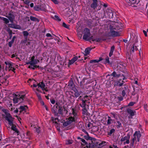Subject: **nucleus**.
<instances>
[{"instance_id": "f257e3e1", "label": "nucleus", "mask_w": 148, "mask_h": 148, "mask_svg": "<svg viewBox=\"0 0 148 148\" xmlns=\"http://www.w3.org/2000/svg\"><path fill=\"white\" fill-rule=\"evenodd\" d=\"M58 107L57 106L54 105L51 108V111L53 114L54 115L57 117L60 116V115H62L63 114V109L62 106L58 107Z\"/></svg>"}, {"instance_id": "f03ea898", "label": "nucleus", "mask_w": 148, "mask_h": 148, "mask_svg": "<svg viewBox=\"0 0 148 148\" xmlns=\"http://www.w3.org/2000/svg\"><path fill=\"white\" fill-rule=\"evenodd\" d=\"M141 136V134L139 131H135L133 134L134 138L132 139V140H131L130 146H133L134 143L135 144H136L137 142H139Z\"/></svg>"}, {"instance_id": "7ed1b4c3", "label": "nucleus", "mask_w": 148, "mask_h": 148, "mask_svg": "<svg viewBox=\"0 0 148 148\" xmlns=\"http://www.w3.org/2000/svg\"><path fill=\"white\" fill-rule=\"evenodd\" d=\"M4 63L6 65L5 68L6 71H12L14 73H15V66L13 63L10 61H6Z\"/></svg>"}, {"instance_id": "20e7f679", "label": "nucleus", "mask_w": 148, "mask_h": 148, "mask_svg": "<svg viewBox=\"0 0 148 148\" xmlns=\"http://www.w3.org/2000/svg\"><path fill=\"white\" fill-rule=\"evenodd\" d=\"M14 118H12L9 120L8 119L7 121L8 122V124L11 126V129L14 132V133L17 135H19L20 134V132L16 128V125L13 124V122L14 121Z\"/></svg>"}, {"instance_id": "39448f33", "label": "nucleus", "mask_w": 148, "mask_h": 148, "mask_svg": "<svg viewBox=\"0 0 148 148\" xmlns=\"http://www.w3.org/2000/svg\"><path fill=\"white\" fill-rule=\"evenodd\" d=\"M25 96V95H16L13 100V103L14 104H16L18 102H21L23 101Z\"/></svg>"}, {"instance_id": "423d86ee", "label": "nucleus", "mask_w": 148, "mask_h": 148, "mask_svg": "<svg viewBox=\"0 0 148 148\" xmlns=\"http://www.w3.org/2000/svg\"><path fill=\"white\" fill-rule=\"evenodd\" d=\"M84 33L83 39L85 40H88V38L90 37V29L87 28H85L84 30Z\"/></svg>"}, {"instance_id": "0eeeda50", "label": "nucleus", "mask_w": 148, "mask_h": 148, "mask_svg": "<svg viewBox=\"0 0 148 148\" xmlns=\"http://www.w3.org/2000/svg\"><path fill=\"white\" fill-rule=\"evenodd\" d=\"M111 76H113L114 77L116 78H118L119 77H123L122 79L123 80L126 79L125 75L123 74H121L118 72H116L115 71H114L111 74Z\"/></svg>"}, {"instance_id": "6e6552de", "label": "nucleus", "mask_w": 148, "mask_h": 148, "mask_svg": "<svg viewBox=\"0 0 148 148\" xmlns=\"http://www.w3.org/2000/svg\"><path fill=\"white\" fill-rule=\"evenodd\" d=\"M136 43H134L131 46V47L130 50L133 53L135 51L139 50V49L141 50V44L140 42L138 45H137Z\"/></svg>"}, {"instance_id": "1a4fd4ad", "label": "nucleus", "mask_w": 148, "mask_h": 148, "mask_svg": "<svg viewBox=\"0 0 148 148\" xmlns=\"http://www.w3.org/2000/svg\"><path fill=\"white\" fill-rule=\"evenodd\" d=\"M6 17L8 18L11 23H13L14 21L15 18V16L13 12L12 11H10L8 13V15L6 16Z\"/></svg>"}, {"instance_id": "9d476101", "label": "nucleus", "mask_w": 148, "mask_h": 148, "mask_svg": "<svg viewBox=\"0 0 148 148\" xmlns=\"http://www.w3.org/2000/svg\"><path fill=\"white\" fill-rule=\"evenodd\" d=\"M130 135L129 134H128L126 136L124 137H123L121 138V141L122 142L126 140V141L124 142V144H129L130 143Z\"/></svg>"}, {"instance_id": "9b49d317", "label": "nucleus", "mask_w": 148, "mask_h": 148, "mask_svg": "<svg viewBox=\"0 0 148 148\" xmlns=\"http://www.w3.org/2000/svg\"><path fill=\"white\" fill-rule=\"evenodd\" d=\"M106 12L107 15L110 18H113L114 14H115V13L114 10L110 8L107 9Z\"/></svg>"}, {"instance_id": "f8f14e48", "label": "nucleus", "mask_w": 148, "mask_h": 148, "mask_svg": "<svg viewBox=\"0 0 148 148\" xmlns=\"http://www.w3.org/2000/svg\"><path fill=\"white\" fill-rule=\"evenodd\" d=\"M73 121H75L74 118L72 117H69L66 121L63 123V125L64 127H66L71 124Z\"/></svg>"}, {"instance_id": "ddd939ff", "label": "nucleus", "mask_w": 148, "mask_h": 148, "mask_svg": "<svg viewBox=\"0 0 148 148\" xmlns=\"http://www.w3.org/2000/svg\"><path fill=\"white\" fill-rule=\"evenodd\" d=\"M78 100L81 101H82V103L79 104L80 106L82 108L86 106V102H86V101L85 100L82 99V96H80L78 98Z\"/></svg>"}, {"instance_id": "4468645a", "label": "nucleus", "mask_w": 148, "mask_h": 148, "mask_svg": "<svg viewBox=\"0 0 148 148\" xmlns=\"http://www.w3.org/2000/svg\"><path fill=\"white\" fill-rule=\"evenodd\" d=\"M3 112L5 114V120L7 121L8 119H10L13 118L10 115V114L6 110L3 109L2 110Z\"/></svg>"}, {"instance_id": "2eb2a0df", "label": "nucleus", "mask_w": 148, "mask_h": 148, "mask_svg": "<svg viewBox=\"0 0 148 148\" xmlns=\"http://www.w3.org/2000/svg\"><path fill=\"white\" fill-rule=\"evenodd\" d=\"M126 111L130 115V116H129L128 117L129 119L131 117L134 116L135 115V113L136 112L135 111H134L129 108L127 109Z\"/></svg>"}, {"instance_id": "dca6fc26", "label": "nucleus", "mask_w": 148, "mask_h": 148, "mask_svg": "<svg viewBox=\"0 0 148 148\" xmlns=\"http://www.w3.org/2000/svg\"><path fill=\"white\" fill-rule=\"evenodd\" d=\"M34 10L36 11H39L40 10L45 11L46 9L45 7H43L42 5L39 6L36 5L34 8Z\"/></svg>"}, {"instance_id": "f3484780", "label": "nucleus", "mask_w": 148, "mask_h": 148, "mask_svg": "<svg viewBox=\"0 0 148 148\" xmlns=\"http://www.w3.org/2000/svg\"><path fill=\"white\" fill-rule=\"evenodd\" d=\"M72 90L74 92V97H75L76 98L79 97L82 92L81 91H79L75 88H73Z\"/></svg>"}, {"instance_id": "a211bd4d", "label": "nucleus", "mask_w": 148, "mask_h": 148, "mask_svg": "<svg viewBox=\"0 0 148 148\" xmlns=\"http://www.w3.org/2000/svg\"><path fill=\"white\" fill-rule=\"evenodd\" d=\"M77 138L78 139H80V140L83 143L82 144V145H86V147L87 148H90L91 146L90 144V143H88L84 139L80 137H78Z\"/></svg>"}, {"instance_id": "6ab92c4d", "label": "nucleus", "mask_w": 148, "mask_h": 148, "mask_svg": "<svg viewBox=\"0 0 148 148\" xmlns=\"http://www.w3.org/2000/svg\"><path fill=\"white\" fill-rule=\"evenodd\" d=\"M110 34L112 36L116 37L120 36L119 33L112 29L110 30Z\"/></svg>"}, {"instance_id": "aec40b11", "label": "nucleus", "mask_w": 148, "mask_h": 148, "mask_svg": "<svg viewBox=\"0 0 148 148\" xmlns=\"http://www.w3.org/2000/svg\"><path fill=\"white\" fill-rule=\"evenodd\" d=\"M78 59V57L77 56H75L73 57L71 60H69L68 64L69 66L73 64L75 61Z\"/></svg>"}, {"instance_id": "412c9836", "label": "nucleus", "mask_w": 148, "mask_h": 148, "mask_svg": "<svg viewBox=\"0 0 148 148\" xmlns=\"http://www.w3.org/2000/svg\"><path fill=\"white\" fill-rule=\"evenodd\" d=\"M1 66L0 65V71L1 70ZM0 81L1 83L2 84H8V81L6 78L3 77V76H0Z\"/></svg>"}, {"instance_id": "4be33fe9", "label": "nucleus", "mask_w": 148, "mask_h": 148, "mask_svg": "<svg viewBox=\"0 0 148 148\" xmlns=\"http://www.w3.org/2000/svg\"><path fill=\"white\" fill-rule=\"evenodd\" d=\"M93 1V3H92L90 5V7L92 8H93L95 9H96L97 6V0H92Z\"/></svg>"}, {"instance_id": "5701e85b", "label": "nucleus", "mask_w": 148, "mask_h": 148, "mask_svg": "<svg viewBox=\"0 0 148 148\" xmlns=\"http://www.w3.org/2000/svg\"><path fill=\"white\" fill-rule=\"evenodd\" d=\"M82 108H83L82 109V114L86 116L89 115V114L88 112V108H87L86 106Z\"/></svg>"}, {"instance_id": "b1692460", "label": "nucleus", "mask_w": 148, "mask_h": 148, "mask_svg": "<svg viewBox=\"0 0 148 148\" xmlns=\"http://www.w3.org/2000/svg\"><path fill=\"white\" fill-rule=\"evenodd\" d=\"M92 48L90 47L87 48L84 51V56H87L90 53V51L92 50Z\"/></svg>"}, {"instance_id": "393cba45", "label": "nucleus", "mask_w": 148, "mask_h": 148, "mask_svg": "<svg viewBox=\"0 0 148 148\" xmlns=\"http://www.w3.org/2000/svg\"><path fill=\"white\" fill-rule=\"evenodd\" d=\"M38 88L40 87L42 89H43L45 86V83H44L43 81L38 84Z\"/></svg>"}, {"instance_id": "a878e982", "label": "nucleus", "mask_w": 148, "mask_h": 148, "mask_svg": "<svg viewBox=\"0 0 148 148\" xmlns=\"http://www.w3.org/2000/svg\"><path fill=\"white\" fill-rule=\"evenodd\" d=\"M103 60V58L101 57H100L99 60H90V63H98L101 61L102 60Z\"/></svg>"}, {"instance_id": "bb28decb", "label": "nucleus", "mask_w": 148, "mask_h": 148, "mask_svg": "<svg viewBox=\"0 0 148 148\" xmlns=\"http://www.w3.org/2000/svg\"><path fill=\"white\" fill-rule=\"evenodd\" d=\"M16 38V36H14L13 37L11 40L8 42V45L10 47H12V44L14 42L15 39Z\"/></svg>"}, {"instance_id": "cd10ccee", "label": "nucleus", "mask_w": 148, "mask_h": 148, "mask_svg": "<svg viewBox=\"0 0 148 148\" xmlns=\"http://www.w3.org/2000/svg\"><path fill=\"white\" fill-rule=\"evenodd\" d=\"M86 135H85L84 136V138L86 139V140H90L92 142V140H93L94 138H92L91 137H90L89 136L88 134H86Z\"/></svg>"}, {"instance_id": "c85d7f7f", "label": "nucleus", "mask_w": 148, "mask_h": 148, "mask_svg": "<svg viewBox=\"0 0 148 148\" xmlns=\"http://www.w3.org/2000/svg\"><path fill=\"white\" fill-rule=\"evenodd\" d=\"M29 18L32 21H36L38 22L39 21V20L38 18L32 16H30Z\"/></svg>"}, {"instance_id": "c756f323", "label": "nucleus", "mask_w": 148, "mask_h": 148, "mask_svg": "<svg viewBox=\"0 0 148 148\" xmlns=\"http://www.w3.org/2000/svg\"><path fill=\"white\" fill-rule=\"evenodd\" d=\"M115 49L114 45L112 46L111 48L110 51L109 53V56L110 57L113 55V53Z\"/></svg>"}, {"instance_id": "7c9ffc66", "label": "nucleus", "mask_w": 148, "mask_h": 148, "mask_svg": "<svg viewBox=\"0 0 148 148\" xmlns=\"http://www.w3.org/2000/svg\"><path fill=\"white\" fill-rule=\"evenodd\" d=\"M115 130L114 128H112L108 132V134L109 136H111L112 134H114Z\"/></svg>"}, {"instance_id": "2f4dec72", "label": "nucleus", "mask_w": 148, "mask_h": 148, "mask_svg": "<svg viewBox=\"0 0 148 148\" xmlns=\"http://www.w3.org/2000/svg\"><path fill=\"white\" fill-rule=\"evenodd\" d=\"M101 40L103 41H105L106 40V39H102L101 38H98L94 39H92V41H96L97 42H100Z\"/></svg>"}, {"instance_id": "473e14b6", "label": "nucleus", "mask_w": 148, "mask_h": 148, "mask_svg": "<svg viewBox=\"0 0 148 148\" xmlns=\"http://www.w3.org/2000/svg\"><path fill=\"white\" fill-rule=\"evenodd\" d=\"M27 108L28 107L27 106H20L18 109L22 110V111H25Z\"/></svg>"}, {"instance_id": "72a5a7b5", "label": "nucleus", "mask_w": 148, "mask_h": 148, "mask_svg": "<svg viewBox=\"0 0 148 148\" xmlns=\"http://www.w3.org/2000/svg\"><path fill=\"white\" fill-rule=\"evenodd\" d=\"M39 62V61L38 59H36L33 62L31 63L30 64H30L31 66H32L34 65H35L37 64Z\"/></svg>"}, {"instance_id": "f704fd0d", "label": "nucleus", "mask_w": 148, "mask_h": 148, "mask_svg": "<svg viewBox=\"0 0 148 148\" xmlns=\"http://www.w3.org/2000/svg\"><path fill=\"white\" fill-rule=\"evenodd\" d=\"M72 114L73 115V116H71V117H73L75 119V118H76L77 116V113L75 112V110L74 108L72 109Z\"/></svg>"}, {"instance_id": "c9c22d12", "label": "nucleus", "mask_w": 148, "mask_h": 148, "mask_svg": "<svg viewBox=\"0 0 148 148\" xmlns=\"http://www.w3.org/2000/svg\"><path fill=\"white\" fill-rule=\"evenodd\" d=\"M83 126V123L82 122H79L77 125V127L79 129H81L82 128Z\"/></svg>"}, {"instance_id": "e433bc0d", "label": "nucleus", "mask_w": 148, "mask_h": 148, "mask_svg": "<svg viewBox=\"0 0 148 148\" xmlns=\"http://www.w3.org/2000/svg\"><path fill=\"white\" fill-rule=\"evenodd\" d=\"M0 18H1L2 20L5 23V24H7L9 22V19H8L6 18L3 17H2L0 16Z\"/></svg>"}, {"instance_id": "4c0bfd02", "label": "nucleus", "mask_w": 148, "mask_h": 148, "mask_svg": "<svg viewBox=\"0 0 148 148\" xmlns=\"http://www.w3.org/2000/svg\"><path fill=\"white\" fill-rule=\"evenodd\" d=\"M74 83L72 81H69L68 83V86L70 88H75L73 87Z\"/></svg>"}, {"instance_id": "58836bf2", "label": "nucleus", "mask_w": 148, "mask_h": 148, "mask_svg": "<svg viewBox=\"0 0 148 148\" xmlns=\"http://www.w3.org/2000/svg\"><path fill=\"white\" fill-rule=\"evenodd\" d=\"M52 18L53 19L58 21H61V19L59 18V17L57 15H55L54 17Z\"/></svg>"}, {"instance_id": "ea45409f", "label": "nucleus", "mask_w": 148, "mask_h": 148, "mask_svg": "<svg viewBox=\"0 0 148 148\" xmlns=\"http://www.w3.org/2000/svg\"><path fill=\"white\" fill-rule=\"evenodd\" d=\"M9 26L11 27L12 28L15 29H18L17 27V25H16L13 23H12L11 24H10L9 25Z\"/></svg>"}, {"instance_id": "a19ab883", "label": "nucleus", "mask_w": 148, "mask_h": 148, "mask_svg": "<svg viewBox=\"0 0 148 148\" xmlns=\"http://www.w3.org/2000/svg\"><path fill=\"white\" fill-rule=\"evenodd\" d=\"M23 34L24 36V38H28L27 36L29 34L28 32L27 31H24L23 32Z\"/></svg>"}, {"instance_id": "79ce46f5", "label": "nucleus", "mask_w": 148, "mask_h": 148, "mask_svg": "<svg viewBox=\"0 0 148 148\" xmlns=\"http://www.w3.org/2000/svg\"><path fill=\"white\" fill-rule=\"evenodd\" d=\"M35 56H33L31 58V61L29 62H26V63L27 64H30L31 63L33 62L34 60H35Z\"/></svg>"}, {"instance_id": "37998d69", "label": "nucleus", "mask_w": 148, "mask_h": 148, "mask_svg": "<svg viewBox=\"0 0 148 148\" xmlns=\"http://www.w3.org/2000/svg\"><path fill=\"white\" fill-rule=\"evenodd\" d=\"M121 80V79H119L118 81L117 82L116 84V86L119 87H121L123 85V83H121L120 82Z\"/></svg>"}, {"instance_id": "c03bdc74", "label": "nucleus", "mask_w": 148, "mask_h": 148, "mask_svg": "<svg viewBox=\"0 0 148 148\" xmlns=\"http://www.w3.org/2000/svg\"><path fill=\"white\" fill-rule=\"evenodd\" d=\"M116 122L118 124L116 125V127L117 128H119L122 127L121 123L120 122V121H117Z\"/></svg>"}, {"instance_id": "a18cd8bd", "label": "nucleus", "mask_w": 148, "mask_h": 148, "mask_svg": "<svg viewBox=\"0 0 148 148\" xmlns=\"http://www.w3.org/2000/svg\"><path fill=\"white\" fill-rule=\"evenodd\" d=\"M82 99L85 100L86 102L89 100V97L88 95H85L84 97H82Z\"/></svg>"}, {"instance_id": "49530a36", "label": "nucleus", "mask_w": 148, "mask_h": 148, "mask_svg": "<svg viewBox=\"0 0 148 148\" xmlns=\"http://www.w3.org/2000/svg\"><path fill=\"white\" fill-rule=\"evenodd\" d=\"M105 62L107 63L111 64H112V63L110 62L109 60V58L108 57H107L106 58Z\"/></svg>"}, {"instance_id": "de8ad7c7", "label": "nucleus", "mask_w": 148, "mask_h": 148, "mask_svg": "<svg viewBox=\"0 0 148 148\" xmlns=\"http://www.w3.org/2000/svg\"><path fill=\"white\" fill-rule=\"evenodd\" d=\"M106 142L105 141H102L100 143L99 145L100 147H102L106 145Z\"/></svg>"}, {"instance_id": "09e8293b", "label": "nucleus", "mask_w": 148, "mask_h": 148, "mask_svg": "<svg viewBox=\"0 0 148 148\" xmlns=\"http://www.w3.org/2000/svg\"><path fill=\"white\" fill-rule=\"evenodd\" d=\"M62 26L63 27L67 29H69V25H67L64 22L63 23Z\"/></svg>"}, {"instance_id": "8fccbe9b", "label": "nucleus", "mask_w": 148, "mask_h": 148, "mask_svg": "<svg viewBox=\"0 0 148 148\" xmlns=\"http://www.w3.org/2000/svg\"><path fill=\"white\" fill-rule=\"evenodd\" d=\"M58 60L59 61H62L63 60L62 58L61 57L60 55H58L57 57Z\"/></svg>"}, {"instance_id": "3c124183", "label": "nucleus", "mask_w": 148, "mask_h": 148, "mask_svg": "<svg viewBox=\"0 0 148 148\" xmlns=\"http://www.w3.org/2000/svg\"><path fill=\"white\" fill-rule=\"evenodd\" d=\"M112 122V119H108L107 121V124L108 125H110Z\"/></svg>"}, {"instance_id": "603ef678", "label": "nucleus", "mask_w": 148, "mask_h": 148, "mask_svg": "<svg viewBox=\"0 0 148 148\" xmlns=\"http://www.w3.org/2000/svg\"><path fill=\"white\" fill-rule=\"evenodd\" d=\"M135 103V102L131 101L130 102L129 104L128 105V106H133L134 104Z\"/></svg>"}, {"instance_id": "864d4df0", "label": "nucleus", "mask_w": 148, "mask_h": 148, "mask_svg": "<svg viewBox=\"0 0 148 148\" xmlns=\"http://www.w3.org/2000/svg\"><path fill=\"white\" fill-rule=\"evenodd\" d=\"M36 95H37V96L38 97V99L39 100H41L42 99V98H41V95H40L38 93H36Z\"/></svg>"}, {"instance_id": "5fc2aeb1", "label": "nucleus", "mask_w": 148, "mask_h": 148, "mask_svg": "<svg viewBox=\"0 0 148 148\" xmlns=\"http://www.w3.org/2000/svg\"><path fill=\"white\" fill-rule=\"evenodd\" d=\"M147 108V104H145L144 106V108L145 109V110L147 112H148V109Z\"/></svg>"}, {"instance_id": "6e6d98bb", "label": "nucleus", "mask_w": 148, "mask_h": 148, "mask_svg": "<svg viewBox=\"0 0 148 148\" xmlns=\"http://www.w3.org/2000/svg\"><path fill=\"white\" fill-rule=\"evenodd\" d=\"M9 39H11L12 37V32L11 31H10V32H9Z\"/></svg>"}, {"instance_id": "4d7b16f0", "label": "nucleus", "mask_w": 148, "mask_h": 148, "mask_svg": "<svg viewBox=\"0 0 148 148\" xmlns=\"http://www.w3.org/2000/svg\"><path fill=\"white\" fill-rule=\"evenodd\" d=\"M30 1L29 0H25L24 1V3L25 4H27V5H29V3Z\"/></svg>"}, {"instance_id": "13d9d810", "label": "nucleus", "mask_w": 148, "mask_h": 148, "mask_svg": "<svg viewBox=\"0 0 148 148\" xmlns=\"http://www.w3.org/2000/svg\"><path fill=\"white\" fill-rule=\"evenodd\" d=\"M125 90H123L122 91V95L123 97H124L125 95Z\"/></svg>"}, {"instance_id": "bf43d9fd", "label": "nucleus", "mask_w": 148, "mask_h": 148, "mask_svg": "<svg viewBox=\"0 0 148 148\" xmlns=\"http://www.w3.org/2000/svg\"><path fill=\"white\" fill-rule=\"evenodd\" d=\"M26 135L27 136V138H29L30 136V133L29 132H27L26 133Z\"/></svg>"}, {"instance_id": "052dcab7", "label": "nucleus", "mask_w": 148, "mask_h": 148, "mask_svg": "<svg viewBox=\"0 0 148 148\" xmlns=\"http://www.w3.org/2000/svg\"><path fill=\"white\" fill-rule=\"evenodd\" d=\"M55 4H58V2L57 0H51Z\"/></svg>"}, {"instance_id": "680f3d73", "label": "nucleus", "mask_w": 148, "mask_h": 148, "mask_svg": "<svg viewBox=\"0 0 148 148\" xmlns=\"http://www.w3.org/2000/svg\"><path fill=\"white\" fill-rule=\"evenodd\" d=\"M50 101L51 103L53 104H54L55 103V101L53 99H50Z\"/></svg>"}, {"instance_id": "e2e57ef3", "label": "nucleus", "mask_w": 148, "mask_h": 148, "mask_svg": "<svg viewBox=\"0 0 148 148\" xmlns=\"http://www.w3.org/2000/svg\"><path fill=\"white\" fill-rule=\"evenodd\" d=\"M138 42V38H137L136 37L135 40H134V43H136L137 44V45H138L139 44H138L137 42Z\"/></svg>"}, {"instance_id": "0e129e2a", "label": "nucleus", "mask_w": 148, "mask_h": 148, "mask_svg": "<svg viewBox=\"0 0 148 148\" xmlns=\"http://www.w3.org/2000/svg\"><path fill=\"white\" fill-rule=\"evenodd\" d=\"M40 127H39L37 128L36 129V131L38 134H39V133L40 132Z\"/></svg>"}, {"instance_id": "69168bd1", "label": "nucleus", "mask_w": 148, "mask_h": 148, "mask_svg": "<svg viewBox=\"0 0 148 148\" xmlns=\"http://www.w3.org/2000/svg\"><path fill=\"white\" fill-rule=\"evenodd\" d=\"M72 143V141L69 140L67 141V142L66 143L67 144H71Z\"/></svg>"}, {"instance_id": "338daca9", "label": "nucleus", "mask_w": 148, "mask_h": 148, "mask_svg": "<svg viewBox=\"0 0 148 148\" xmlns=\"http://www.w3.org/2000/svg\"><path fill=\"white\" fill-rule=\"evenodd\" d=\"M46 36L47 37H52V36L49 33H47L46 34Z\"/></svg>"}, {"instance_id": "774afa93", "label": "nucleus", "mask_w": 148, "mask_h": 148, "mask_svg": "<svg viewBox=\"0 0 148 148\" xmlns=\"http://www.w3.org/2000/svg\"><path fill=\"white\" fill-rule=\"evenodd\" d=\"M118 99H119V100L120 101H122L123 100V98L122 97H118Z\"/></svg>"}]
</instances>
